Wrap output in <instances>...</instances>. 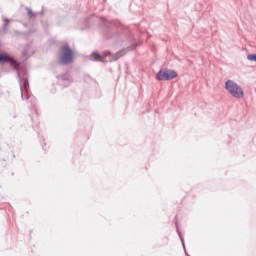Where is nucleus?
Listing matches in <instances>:
<instances>
[{
  "instance_id": "f257e3e1",
  "label": "nucleus",
  "mask_w": 256,
  "mask_h": 256,
  "mask_svg": "<svg viewBox=\"0 0 256 256\" xmlns=\"http://www.w3.org/2000/svg\"><path fill=\"white\" fill-rule=\"evenodd\" d=\"M225 89L232 97H234V99H243V97H245L243 88L232 80H227L225 82Z\"/></svg>"
},
{
  "instance_id": "20e7f679",
  "label": "nucleus",
  "mask_w": 256,
  "mask_h": 256,
  "mask_svg": "<svg viewBox=\"0 0 256 256\" xmlns=\"http://www.w3.org/2000/svg\"><path fill=\"white\" fill-rule=\"evenodd\" d=\"M5 61H9V63H11V65H13L14 67H17L18 65L13 58L9 57V55L7 54L0 55V63H3Z\"/></svg>"
},
{
  "instance_id": "f03ea898",
  "label": "nucleus",
  "mask_w": 256,
  "mask_h": 256,
  "mask_svg": "<svg viewBox=\"0 0 256 256\" xmlns=\"http://www.w3.org/2000/svg\"><path fill=\"white\" fill-rule=\"evenodd\" d=\"M60 61L62 65H67L73 61V50L67 44L62 46Z\"/></svg>"
},
{
  "instance_id": "39448f33",
  "label": "nucleus",
  "mask_w": 256,
  "mask_h": 256,
  "mask_svg": "<svg viewBox=\"0 0 256 256\" xmlns=\"http://www.w3.org/2000/svg\"><path fill=\"white\" fill-rule=\"evenodd\" d=\"M91 57H92V60H93V61H99V62L105 61V59L103 58V56H101V55H100L99 53H97V52H93L92 55H91Z\"/></svg>"
},
{
  "instance_id": "0eeeda50",
  "label": "nucleus",
  "mask_w": 256,
  "mask_h": 256,
  "mask_svg": "<svg viewBox=\"0 0 256 256\" xmlns=\"http://www.w3.org/2000/svg\"><path fill=\"white\" fill-rule=\"evenodd\" d=\"M28 13L31 15V10H28Z\"/></svg>"
},
{
  "instance_id": "423d86ee",
  "label": "nucleus",
  "mask_w": 256,
  "mask_h": 256,
  "mask_svg": "<svg viewBox=\"0 0 256 256\" xmlns=\"http://www.w3.org/2000/svg\"><path fill=\"white\" fill-rule=\"evenodd\" d=\"M248 61H256V54H250L247 56Z\"/></svg>"
},
{
  "instance_id": "7ed1b4c3",
  "label": "nucleus",
  "mask_w": 256,
  "mask_h": 256,
  "mask_svg": "<svg viewBox=\"0 0 256 256\" xmlns=\"http://www.w3.org/2000/svg\"><path fill=\"white\" fill-rule=\"evenodd\" d=\"M178 75L175 70H160L157 73L156 79L158 81H171V79H177Z\"/></svg>"
}]
</instances>
